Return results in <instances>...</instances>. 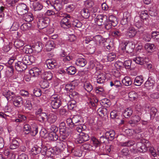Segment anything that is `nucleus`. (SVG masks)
I'll list each match as a JSON object with an SVG mask.
<instances>
[{"instance_id":"61","label":"nucleus","mask_w":159,"mask_h":159,"mask_svg":"<svg viewBox=\"0 0 159 159\" xmlns=\"http://www.w3.org/2000/svg\"><path fill=\"white\" fill-rule=\"evenodd\" d=\"M152 36L154 39L159 40V30L153 31L152 33Z\"/></svg>"},{"instance_id":"3","label":"nucleus","mask_w":159,"mask_h":159,"mask_svg":"<svg viewBox=\"0 0 159 159\" xmlns=\"http://www.w3.org/2000/svg\"><path fill=\"white\" fill-rule=\"evenodd\" d=\"M59 15L60 17H63L60 22L61 26L65 29H67L71 26L70 23L69 19L70 18V16L66 13L60 12Z\"/></svg>"},{"instance_id":"30","label":"nucleus","mask_w":159,"mask_h":159,"mask_svg":"<svg viewBox=\"0 0 159 159\" xmlns=\"http://www.w3.org/2000/svg\"><path fill=\"white\" fill-rule=\"evenodd\" d=\"M133 60L136 63L141 65H143L145 62V58L140 57L133 58Z\"/></svg>"},{"instance_id":"24","label":"nucleus","mask_w":159,"mask_h":159,"mask_svg":"<svg viewBox=\"0 0 159 159\" xmlns=\"http://www.w3.org/2000/svg\"><path fill=\"white\" fill-rule=\"evenodd\" d=\"M115 135V131L113 130H111L106 132L105 137L106 139H108L110 140H112L114 139Z\"/></svg>"},{"instance_id":"34","label":"nucleus","mask_w":159,"mask_h":159,"mask_svg":"<svg viewBox=\"0 0 159 159\" xmlns=\"http://www.w3.org/2000/svg\"><path fill=\"white\" fill-rule=\"evenodd\" d=\"M75 64L77 66L84 67L87 64V61L84 58H79L76 60Z\"/></svg>"},{"instance_id":"39","label":"nucleus","mask_w":159,"mask_h":159,"mask_svg":"<svg viewBox=\"0 0 159 159\" xmlns=\"http://www.w3.org/2000/svg\"><path fill=\"white\" fill-rule=\"evenodd\" d=\"M129 99L133 101L136 100L138 97L137 94L134 91L130 92L128 94Z\"/></svg>"},{"instance_id":"8","label":"nucleus","mask_w":159,"mask_h":159,"mask_svg":"<svg viewBox=\"0 0 159 159\" xmlns=\"http://www.w3.org/2000/svg\"><path fill=\"white\" fill-rule=\"evenodd\" d=\"M155 83V78L152 76L149 77L144 84V87L148 90L153 89Z\"/></svg>"},{"instance_id":"28","label":"nucleus","mask_w":159,"mask_h":159,"mask_svg":"<svg viewBox=\"0 0 159 159\" xmlns=\"http://www.w3.org/2000/svg\"><path fill=\"white\" fill-rule=\"evenodd\" d=\"M108 23H110L113 26H116L118 23L116 17L113 15H110L108 18Z\"/></svg>"},{"instance_id":"18","label":"nucleus","mask_w":159,"mask_h":159,"mask_svg":"<svg viewBox=\"0 0 159 159\" xmlns=\"http://www.w3.org/2000/svg\"><path fill=\"white\" fill-rule=\"evenodd\" d=\"M92 37L93 41L95 42V44H101L106 41L105 39L100 35H96Z\"/></svg>"},{"instance_id":"50","label":"nucleus","mask_w":159,"mask_h":159,"mask_svg":"<svg viewBox=\"0 0 159 159\" xmlns=\"http://www.w3.org/2000/svg\"><path fill=\"white\" fill-rule=\"evenodd\" d=\"M84 88L88 92H91L93 89L91 84L89 83H85L84 84Z\"/></svg>"},{"instance_id":"49","label":"nucleus","mask_w":159,"mask_h":159,"mask_svg":"<svg viewBox=\"0 0 159 159\" xmlns=\"http://www.w3.org/2000/svg\"><path fill=\"white\" fill-rule=\"evenodd\" d=\"M91 143L93 144V147L94 148H95V149L100 145V142L98 139L94 137L92 138Z\"/></svg>"},{"instance_id":"48","label":"nucleus","mask_w":159,"mask_h":159,"mask_svg":"<svg viewBox=\"0 0 159 159\" xmlns=\"http://www.w3.org/2000/svg\"><path fill=\"white\" fill-rule=\"evenodd\" d=\"M76 102L74 100H72L69 101L67 107L68 109L70 110H72L75 106Z\"/></svg>"},{"instance_id":"5","label":"nucleus","mask_w":159,"mask_h":159,"mask_svg":"<svg viewBox=\"0 0 159 159\" xmlns=\"http://www.w3.org/2000/svg\"><path fill=\"white\" fill-rule=\"evenodd\" d=\"M16 9L18 13L22 15L28 12L29 8L26 4L24 3H21L18 5L16 7Z\"/></svg>"},{"instance_id":"47","label":"nucleus","mask_w":159,"mask_h":159,"mask_svg":"<svg viewBox=\"0 0 159 159\" xmlns=\"http://www.w3.org/2000/svg\"><path fill=\"white\" fill-rule=\"evenodd\" d=\"M110 86L111 87L114 86L116 88H119L121 87L122 84L120 81L116 80L110 82Z\"/></svg>"},{"instance_id":"60","label":"nucleus","mask_w":159,"mask_h":159,"mask_svg":"<svg viewBox=\"0 0 159 159\" xmlns=\"http://www.w3.org/2000/svg\"><path fill=\"white\" fill-rule=\"evenodd\" d=\"M30 25V23H24L20 27L21 29L23 30H27L29 29Z\"/></svg>"},{"instance_id":"54","label":"nucleus","mask_w":159,"mask_h":159,"mask_svg":"<svg viewBox=\"0 0 159 159\" xmlns=\"http://www.w3.org/2000/svg\"><path fill=\"white\" fill-rule=\"evenodd\" d=\"M83 147L85 150L89 151L94 150L95 148L89 143H85L83 144Z\"/></svg>"},{"instance_id":"43","label":"nucleus","mask_w":159,"mask_h":159,"mask_svg":"<svg viewBox=\"0 0 159 159\" xmlns=\"http://www.w3.org/2000/svg\"><path fill=\"white\" fill-rule=\"evenodd\" d=\"M133 111L131 109L129 108L125 109L123 112V115L126 118H128L132 115Z\"/></svg>"},{"instance_id":"20","label":"nucleus","mask_w":159,"mask_h":159,"mask_svg":"<svg viewBox=\"0 0 159 159\" xmlns=\"http://www.w3.org/2000/svg\"><path fill=\"white\" fill-rule=\"evenodd\" d=\"M57 119V116L54 113H50L48 116L47 121L50 124L54 123Z\"/></svg>"},{"instance_id":"1","label":"nucleus","mask_w":159,"mask_h":159,"mask_svg":"<svg viewBox=\"0 0 159 159\" xmlns=\"http://www.w3.org/2000/svg\"><path fill=\"white\" fill-rule=\"evenodd\" d=\"M50 104L52 108L57 109L61 104V98L59 95L55 94L52 95L49 99Z\"/></svg>"},{"instance_id":"26","label":"nucleus","mask_w":159,"mask_h":159,"mask_svg":"<svg viewBox=\"0 0 159 159\" xmlns=\"http://www.w3.org/2000/svg\"><path fill=\"white\" fill-rule=\"evenodd\" d=\"M55 47V44L53 41L49 40L45 44L46 49L48 51H51Z\"/></svg>"},{"instance_id":"27","label":"nucleus","mask_w":159,"mask_h":159,"mask_svg":"<svg viewBox=\"0 0 159 159\" xmlns=\"http://www.w3.org/2000/svg\"><path fill=\"white\" fill-rule=\"evenodd\" d=\"M143 82V77L142 75L136 76L134 81V84L136 86H140Z\"/></svg>"},{"instance_id":"16","label":"nucleus","mask_w":159,"mask_h":159,"mask_svg":"<svg viewBox=\"0 0 159 159\" xmlns=\"http://www.w3.org/2000/svg\"><path fill=\"white\" fill-rule=\"evenodd\" d=\"M27 66L22 62L21 61H18L15 64V67L16 70L18 71H21L24 70L27 68Z\"/></svg>"},{"instance_id":"57","label":"nucleus","mask_w":159,"mask_h":159,"mask_svg":"<svg viewBox=\"0 0 159 159\" xmlns=\"http://www.w3.org/2000/svg\"><path fill=\"white\" fill-rule=\"evenodd\" d=\"M148 14L147 11H142L140 14V17L143 20L146 19L148 17Z\"/></svg>"},{"instance_id":"55","label":"nucleus","mask_w":159,"mask_h":159,"mask_svg":"<svg viewBox=\"0 0 159 159\" xmlns=\"http://www.w3.org/2000/svg\"><path fill=\"white\" fill-rule=\"evenodd\" d=\"M23 51L26 54H30L32 52V49L30 46L28 45L24 47L23 48Z\"/></svg>"},{"instance_id":"42","label":"nucleus","mask_w":159,"mask_h":159,"mask_svg":"<svg viewBox=\"0 0 159 159\" xmlns=\"http://www.w3.org/2000/svg\"><path fill=\"white\" fill-rule=\"evenodd\" d=\"M24 20L28 22H31L34 19V17L33 14L30 12H28L24 16Z\"/></svg>"},{"instance_id":"13","label":"nucleus","mask_w":159,"mask_h":159,"mask_svg":"<svg viewBox=\"0 0 159 159\" xmlns=\"http://www.w3.org/2000/svg\"><path fill=\"white\" fill-rule=\"evenodd\" d=\"M11 97V100L13 101L14 105L16 107H19L22 104V99L20 97L14 95Z\"/></svg>"},{"instance_id":"40","label":"nucleus","mask_w":159,"mask_h":159,"mask_svg":"<svg viewBox=\"0 0 159 159\" xmlns=\"http://www.w3.org/2000/svg\"><path fill=\"white\" fill-rule=\"evenodd\" d=\"M122 81L123 84L126 86L130 85L132 83L130 78L128 76L125 77Z\"/></svg>"},{"instance_id":"10","label":"nucleus","mask_w":159,"mask_h":159,"mask_svg":"<svg viewBox=\"0 0 159 159\" xmlns=\"http://www.w3.org/2000/svg\"><path fill=\"white\" fill-rule=\"evenodd\" d=\"M107 17L106 16L99 15L94 19L95 23L98 25H101L104 24V22L107 20Z\"/></svg>"},{"instance_id":"6","label":"nucleus","mask_w":159,"mask_h":159,"mask_svg":"<svg viewBox=\"0 0 159 159\" xmlns=\"http://www.w3.org/2000/svg\"><path fill=\"white\" fill-rule=\"evenodd\" d=\"M49 22L50 19L48 17L41 18L38 22V27L39 29H43L48 26Z\"/></svg>"},{"instance_id":"31","label":"nucleus","mask_w":159,"mask_h":159,"mask_svg":"<svg viewBox=\"0 0 159 159\" xmlns=\"http://www.w3.org/2000/svg\"><path fill=\"white\" fill-rule=\"evenodd\" d=\"M81 13L82 16L85 18H88L90 15L89 10L88 8H83L81 11Z\"/></svg>"},{"instance_id":"25","label":"nucleus","mask_w":159,"mask_h":159,"mask_svg":"<svg viewBox=\"0 0 159 159\" xmlns=\"http://www.w3.org/2000/svg\"><path fill=\"white\" fill-rule=\"evenodd\" d=\"M41 151V148L40 147L38 146L35 145L31 149L30 154L33 155H36L40 153Z\"/></svg>"},{"instance_id":"53","label":"nucleus","mask_w":159,"mask_h":159,"mask_svg":"<svg viewBox=\"0 0 159 159\" xmlns=\"http://www.w3.org/2000/svg\"><path fill=\"white\" fill-rule=\"evenodd\" d=\"M95 91L97 93L101 95H103L104 93V88L100 86H98L96 87Z\"/></svg>"},{"instance_id":"51","label":"nucleus","mask_w":159,"mask_h":159,"mask_svg":"<svg viewBox=\"0 0 159 159\" xmlns=\"http://www.w3.org/2000/svg\"><path fill=\"white\" fill-rule=\"evenodd\" d=\"M40 86L43 89L48 88L49 86V83L48 80L44 79L40 82Z\"/></svg>"},{"instance_id":"59","label":"nucleus","mask_w":159,"mask_h":159,"mask_svg":"<svg viewBox=\"0 0 159 159\" xmlns=\"http://www.w3.org/2000/svg\"><path fill=\"white\" fill-rule=\"evenodd\" d=\"M78 93L73 90L70 92L69 96H67V98H70V99L76 98L77 96Z\"/></svg>"},{"instance_id":"64","label":"nucleus","mask_w":159,"mask_h":159,"mask_svg":"<svg viewBox=\"0 0 159 159\" xmlns=\"http://www.w3.org/2000/svg\"><path fill=\"white\" fill-rule=\"evenodd\" d=\"M107 59L109 61H113L116 58L115 54L114 53H111L108 55L107 56Z\"/></svg>"},{"instance_id":"22","label":"nucleus","mask_w":159,"mask_h":159,"mask_svg":"<svg viewBox=\"0 0 159 159\" xmlns=\"http://www.w3.org/2000/svg\"><path fill=\"white\" fill-rule=\"evenodd\" d=\"M19 146V143L16 140L13 139L10 140L9 148L11 149H15L18 148Z\"/></svg>"},{"instance_id":"41","label":"nucleus","mask_w":159,"mask_h":159,"mask_svg":"<svg viewBox=\"0 0 159 159\" xmlns=\"http://www.w3.org/2000/svg\"><path fill=\"white\" fill-rule=\"evenodd\" d=\"M135 143L134 141L130 140L126 142L121 143L120 145L123 147H129L134 145Z\"/></svg>"},{"instance_id":"37","label":"nucleus","mask_w":159,"mask_h":159,"mask_svg":"<svg viewBox=\"0 0 159 159\" xmlns=\"http://www.w3.org/2000/svg\"><path fill=\"white\" fill-rule=\"evenodd\" d=\"M48 116V115L47 113L42 112L38 116L37 118L39 121L41 122H43L45 120H47Z\"/></svg>"},{"instance_id":"4","label":"nucleus","mask_w":159,"mask_h":159,"mask_svg":"<svg viewBox=\"0 0 159 159\" xmlns=\"http://www.w3.org/2000/svg\"><path fill=\"white\" fill-rule=\"evenodd\" d=\"M150 143L148 141H146L145 143L141 142L137 143L136 147L133 148L134 150H137L140 152H144L148 150V148L149 146Z\"/></svg>"},{"instance_id":"32","label":"nucleus","mask_w":159,"mask_h":159,"mask_svg":"<svg viewBox=\"0 0 159 159\" xmlns=\"http://www.w3.org/2000/svg\"><path fill=\"white\" fill-rule=\"evenodd\" d=\"M25 44V42L20 39H18L14 42V45L16 48H19L22 47Z\"/></svg>"},{"instance_id":"56","label":"nucleus","mask_w":159,"mask_h":159,"mask_svg":"<svg viewBox=\"0 0 159 159\" xmlns=\"http://www.w3.org/2000/svg\"><path fill=\"white\" fill-rule=\"evenodd\" d=\"M74 27L77 28H80L82 25V23L77 20H74L72 23Z\"/></svg>"},{"instance_id":"19","label":"nucleus","mask_w":159,"mask_h":159,"mask_svg":"<svg viewBox=\"0 0 159 159\" xmlns=\"http://www.w3.org/2000/svg\"><path fill=\"white\" fill-rule=\"evenodd\" d=\"M137 33L135 29L132 26H130L128 29L126 35L129 38H131L134 36Z\"/></svg>"},{"instance_id":"58","label":"nucleus","mask_w":159,"mask_h":159,"mask_svg":"<svg viewBox=\"0 0 159 159\" xmlns=\"http://www.w3.org/2000/svg\"><path fill=\"white\" fill-rule=\"evenodd\" d=\"M70 152L73 153V155L76 157H80L82 155L81 152L78 149L75 150L74 149L72 148L71 150V151Z\"/></svg>"},{"instance_id":"12","label":"nucleus","mask_w":159,"mask_h":159,"mask_svg":"<svg viewBox=\"0 0 159 159\" xmlns=\"http://www.w3.org/2000/svg\"><path fill=\"white\" fill-rule=\"evenodd\" d=\"M89 139V137L87 134L81 133L79 134L76 139V141L78 143H81L88 140Z\"/></svg>"},{"instance_id":"63","label":"nucleus","mask_w":159,"mask_h":159,"mask_svg":"<svg viewBox=\"0 0 159 159\" xmlns=\"http://www.w3.org/2000/svg\"><path fill=\"white\" fill-rule=\"evenodd\" d=\"M65 89L67 92H70L74 90V87L72 86L71 83L66 84L65 87Z\"/></svg>"},{"instance_id":"7","label":"nucleus","mask_w":159,"mask_h":159,"mask_svg":"<svg viewBox=\"0 0 159 159\" xmlns=\"http://www.w3.org/2000/svg\"><path fill=\"white\" fill-rule=\"evenodd\" d=\"M43 132L40 133L41 136L43 138H47L49 141H56L58 138V136L55 132H50L48 134H43Z\"/></svg>"},{"instance_id":"36","label":"nucleus","mask_w":159,"mask_h":159,"mask_svg":"<svg viewBox=\"0 0 159 159\" xmlns=\"http://www.w3.org/2000/svg\"><path fill=\"white\" fill-rule=\"evenodd\" d=\"M43 7L42 5L38 2H35L33 3V9L35 11H39Z\"/></svg>"},{"instance_id":"23","label":"nucleus","mask_w":159,"mask_h":159,"mask_svg":"<svg viewBox=\"0 0 159 159\" xmlns=\"http://www.w3.org/2000/svg\"><path fill=\"white\" fill-rule=\"evenodd\" d=\"M47 67L50 69H54L57 65L56 61L52 59H48L46 61Z\"/></svg>"},{"instance_id":"44","label":"nucleus","mask_w":159,"mask_h":159,"mask_svg":"<svg viewBox=\"0 0 159 159\" xmlns=\"http://www.w3.org/2000/svg\"><path fill=\"white\" fill-rule=\"evenodd\" d=\"M43 75L44 79L48 80H50L53 76L52 74L50 71L45 72Z\"/></svg>"},{"instance_id":"62","label":"nucleus","mask_w":159,"mask_h":159,"mask_svg":"<svg viewBox=\"0 0 159 159\" xmlns=\"http://www.w3.org/2000/svg\"><path fill=\"white\" fill-rule=\"evenodd\" d=\"M151 36L150 34L148 33H145L143 34V38L146 41L149 42L151 39Z\"/></svg>"},{"instance_id":"17","label":"nucleus","mask_w":159,"mask_h":159,"mask_svg":"<svg viewBox=\"0 0 159 159\" xmlns=\"http://www.w3.org/2000/svg\"><path fill=\"white\" fill-rule=\"evenodd\" d=\"M105 75L101 73L98 75H95L94 80H96L98 84H102L105 81Z\"/></svg>"},{"instance_id":"52","label":"nucleus","mask_w":159,"mask_h":159,"mask_svg":"<svg viewBox=\"0 0 159 159\" xmlns=\"http://www.w3.org/2000/svg\"><path fill=\"white\" fill-rule=\"evenodd\" d=\"M98 101V100L96 98H94L93 99H91L89 101L88 103L89 106L94 107L96 105Z\"/></svg>"},{"instance_id":"2","label":"nucleus","mask_w":159,"mask_h":159,"mask_svg":"<svg viewBox=\"0 0 159 159\" xmlns=\"http://www.w3.org/2000/svg\"><path fill=\"white\" fill-rule=\"evenodd\" d=\"M38 128L35 124L32 125L31 127L28 124H25L23 126V130L25 134H30L32 136H34L38 133Z\"/></svg>"},{"instance_id":"21","label":"nucleus","mask_w":159,"mask_h":159,"mask_svg":"<svg viewBox=\"0 0 159 159\" xmlns=\"http://www.w3.org/2000/svg\"><path fill=\"white\" fill-rule=\"evenodd\" d=\"M135 47V44L133 42H127L125 52L128 53L132 52L134 51Z\"/></svg>"},{"instance_id":"11","label":"nucleus","mask_w":159,"mask_h":159,"mask_svg":"<svg viewBox=\"0 0 159 159\" xmlns=\"http://www.w3.org/2000/svg\"><path fill=\"white\" fill-rule=\"evenodd\" d=\"M68 128L66 126L65 123L64 122H61L59 125L60 132L61 134L65 137L64 138L69 135V132L67 130Z\"/></svg>"},{"instance_id":"29","label":"nucleus","mask_w":159,"mask_h":159,"mask_svg":"<svg viewBox=\"0 0 159 159\" xmlns=\"http://www.w3.org/2000/svg\"><path fill=\"white\" fill-rule=\"evenodd\" d=\"M140 120V117L139 115L135 116L133 117L132 120L129 121V123L132 126H134L137 124Z\"/></svg>"},{"instance_id":"45","label":"nucleus","mask_w":159,"mask_h":159,"mask_svg":"<svg viewBox=\"0 0 159 159\" xmlns=\"http://www.w3.org/2000/svg\"><path fill=\"white\" fill-rule=\"evenodd\" d=\"M66 70L68 74L70 75H74L76 72V69L73 66H70L67 68Z\"/></svg>"},{"instance_id":"33","label":"nucleus","mask_w":159,"mask_h":159,"mask_svg":"<svg viewBox=\"0 0 159 159\" xmlns=\"http://www.w3.org/2000/svg\"><path fill=\"white\" fill-rule=\"evenodd\" d=\"M52 7L57 11H60L62 7V5L58 0L54 1L53 2Z\"/></svg>"},{"instance_id":"38","label":"nucleus","mask_w":159,"mask_h":159,"mask_svg":"<svg viewBox=\"0 0 159 159\" xmlns=\"http://www.w3.org/2000/svg\"><path fill=\"white\" fill-rule=\"evenodd\" d=\"M2 94L7 98L8 100L10 99L11 96V97L12 95H14L13 92H11L10 91L8 90L3 91Z\"/></svg>"},{"instance_id":"46","label":"nucleus","mask_w":159,"mask_h":159,"mask_svg":"<svg viewBox=\"0 0 159 159\" xmlns=\"http://www.w3.org/2000/svg\"><path fill=\"white\" fill-rule=\"evenodd\" d=\"M74 121L75 118L71 119L70 118H69L66 120V123L71 128H73L75 125V123L74 122Z\"/></svg>"},{"instance_id":"35","label":"nucleus","mask_w":159,"mask_h":159,"mask_svg":"<svg viewBox=\"0 0 159 159\" xmlns=\"http://www.w3.org/2000/svg\"><path fill=\"white\" fill-rule=\"evenodd\" d=\"M21 61L25 65H30L32 63L30 61L29 57L28 55H26L24 57H22Z\"/></svg>"},{"instance_id":"9","label":"nucleus","mask_w":159,"mask_h":159,"mask_svg":"<svg viewBox=\"0 0 159 159\" xmlns=\"http://www.w3.org/2000/svg\"><path fill=\"white\" fill-rule=\"evenodd\" d=\"M84 5L87 8H92L91 11L92 12L95 13L97 11V7H93L94 2L93 0H86L84 2Z\"/></svg>"},{"instance_id":"15","label":"nucleus","mask_w":159,"mask_h":159,"mask_svg":"<svg viewBox=\"0 0 159 159\" xmlns=\"http://www.w3.org/2000/svg\"><path fill=\"white\" fill-rule=\"evenodd\" d=\"M41 69L37 67H34L29 70V74L32 77H36L41 74Z\"/></svg>"},{"instance_id":"14","label":"nucleus","mask_w":159,"mask_h":159,"mask_svg":"<svg viewBox=\"0 0 159 159\" xmlns=\"http://www.w3.org/2000/svg\"><path fill=\"white\" fill-rule=\"evenodd\" d=\"M144 48L146 51L148 53H152L156 50V47L153 43H147L145 44Z\"/></svg>"}]
</instances>
